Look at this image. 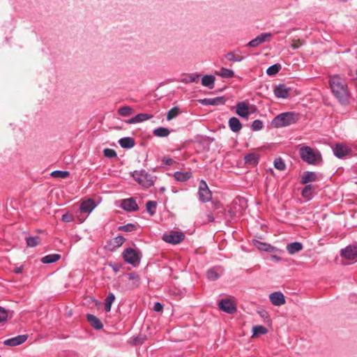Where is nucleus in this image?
Returning <instances> with one entry per match:
<instances>
[{
	"label": "nucleus",
	"mask_w": 357,
	"mask_h": 357,
	"mask_svg": "<svg viewBox=\"0 0 357 357\" xmlns=\"http://www.w3.org/2000/svg\"><path fill=\"white\" fill-rule=\"evenodd\" d=\"M212 206L214 210H217L220 208L222 206V205L219 200L215 199L212 201Z\"/></svg>",
	"instance_id": "603ef678"
},
{
	"label": "nucleus",
	"mask_w": 357,
	"mask_h": 357,
	"mask_svg": "<svg viewBox=\"0 0 357 357\" xmlns=\"http://www.w3.org/2000/svg\"><path fill=\"white\" fill-rule=\"evenodd\" d=\"M134 180L144 188L152 187L155 181L156 177L149 174L146 170H136L132 173Z\"/></svg>",
	"instance_id": "20e7f679"
},
{
	"label": "nucleus",
	"mask_w": 357,
	"mask_h": 357,
	"mask_svg": "<svg viewBox=\"0 0 357 357\" xmlns=\"http://www.w3.org/2000/svg\"><path fill=\"white\" fill-rule=\"evenodd\" d=\"M215 76L212 75H206L202 78V84L209 89H213L215 86Z\"/></svg>",
	"instance_id": "4be33fe9"
},
{
	"label": "nucleus",
	"mask_w": 357,
	"mask_h": 357,
	"mask_svg": "<svg viewBox=\"0 0 357 357\" xmlns=\"http://www.w3.org/2000/svg\"><path fill=\"white\" fill-rule=\"evenodd\" d=\"M118 229L121 231L131 232L135 231L137 229V227L134 224L129 223L126 225L119 227Z\"/></svg>",
	"instance_id": "ea45409f"
},
{
	"label": "nucleus",
	"mask_w": 357,
	"mask_h": 357,
	"mask_svg": "<svg viewBox=\"0 0 357 357\" xmlns=\"http://www.w3.org/2000/svg\"><path fill=\"white\" fill-rule=\"evenodd\" d=\"M290 89L284 84H280L275 86L273 93L278 98H287L289 96Z\"/></svg>",
	"instance_id": "4468645a"
},
{
	"label": "nucleus",
	"mask_w": 357,
	"mask_h": 357,
	"mask_svg": "<svg viewBox=\"0 0 357 357\" xmlns=\"http://www.w3.org/2000/svg\"><path fill=\"white\" fill-rule=\"evenodd\" d=\"M259 155L257 153H250L245 155L244 160L248 165L256 166L259 162Z\"/></svg>",
	"instance_id": "5701e85b"
},
{
	"label": "nucleus",
	"mask_w": 357,
	"mask_h": 357,
	"mask_svg": "<svg viewBox=\"0 0 357 357\" xmlns=\"http://www.w3.org/2000/svg\"><path fill=\"white\" fill-rule=\"evenodd\" d=\"M303 245L299 242H294L287 245V250L289 254L294 255L303 250Z\"/></svg>",
	"instance_id": "a878e982"
},
{
	"label": "nucleus",
	"mask_w": 357,
	"mask_h": 357,
	"mask_svg": "<svg viewBox=\"0 0 357 357\" xmlns=\"http://www.w3.org/2000/svg\"><path fill=\"white\" fill-rule=\"evenodd\" d=\"M254 245L260 250L266 251V252H272L274 250V248L266 243H263L259 241H255L254 242Z\"/></svg>",
	"instance_id": "7c9ffc66"
},
{
	"label": "nucleus",
	"mask_w": 357,
	"mask_h": 357,
	"mask_svg": "<svg viewBox=\"0 0 357 357\" xmlns=\"http://www.w3.org/2000/svg\"><path fill=\"white\" fill-rule=\"evenodd\" d=\"M61 220L64 222H70L74 220V216L72 213L67 212L62 215Z\"/></svg>",
	"instance_id": "de8ad7c7"
},
{
	"label": "nucleus",
	"mask_w": 357,
	"mask_h": 357,
	"mask_svg": "<svg viewBox=\"0 0 357 357\" xmlns=\"http://www.w3.org/2000/svg\"><path fill=\"white\" fill-rule=\"evenodd\" d=\"M202 103L205 105H222L225 103L224 97L220 96L213 98H204Z\"/></svg>",
	"instance_id": "6ab92c4d"
},
{
	"label": "nucleus",
	"mask_w": 357,
	"mask_h": 357,
	"mask_svg": "<svg viewBox=\"0 0 357 357\" xmlns=\"http://www.w3.org/2000/svg\"><path fill=\"white\" fill-rule=\"evenodd\" d=\"M120 206L127 212L137 211L139 209L136 200L133 197L121 200Z\"/></svg>",
	"instance_id": "f8f14e48"
},
{
	"label": "nucleus",
	"mask_w": 357,
	"mask_h": 357,
	"mask_svg": "<svg viewBox=\"0 0 357 357\" xmlns=\"http://www.w3.org/2000/svg\"><path fill=\"white\" fill-rule=\"evenodd\" d=\"M179 114V109L177 107L172 108L167 114V120H172V119L177 116Z\"/></svg>",
	"instance_id": "37998d69"
},
{
	"label": "nucleus",
	"mask_w": 357,
	"mask_h": 357,
	"mask_svg": "<svg viewBox=\"0 0 357 357\" xmlns=\"http://www.w3.org/2000/svg\"><path fill=\"white\" fill-rule=\"evenodd\" d=\"M103 155L105 157L108 158H116L117 154L116 151L114 149H105L103 150Z\"/></svg>",
	"instance_id": "c03bdc74"
},
{
	"label": "nucleus",
	"mask_w": 357,
	"mask_h": 357,
	"mask_svg": "<svg viewBox=\"0 0 357 357\" xmlns=\"http://www.w3.org/2000/svg\"><path fill=\"white\" fill-rule=\"evenodd\" d=\"M174 177L177 181L185 182L192 177V173L190 172H176L174 174Z\"/></svg>",
	"instance_id": "bb28decb"
},
{
	"label": "nucleus",
	"mask_w": 357,
	"mask_h": 357,
	"mask_svg": "<svg viewBox=\"0 0 357 357\" xmlns=\"http://www.w3.org/2000/svg\"><path fill=\"white\" fill-rule=\"evenodd\" d=\"M153 134H169V130L166 128H156L153 131Z\"/></svg>",
	"instance_id": "3c124183"
},
{
	"label": "nucleus",
	"mask_w": 357,
	"mask_h": 357,
	"mask_svg": "<svg viewBox=\"0 0 357 357\" xmlns=\"http://www.w3.org/2000/svg\"><path fill=\"white\" fill-rule=\"evenodd\" d=\"M341 256L349 260L357 259V248L349 245L341 250Z\"/></svg>",
	"instance_id": "ddd939ff"
},
{
	"label": "nucleus",
	"mask_w": 357,
	"mask_h": 357,
	"mask_svg": "<svg viewBox=\"0 0 357 357\" xmlns=\"http://www.w3.org/2000/svg\"><path fill=\"white\" fill-rule=\"evenodd\" d=\"M314 188L312 185L309 184L305 185V187L303 189L301 192V195L303 197L306 199L307 200H310L312 198L314 195Z\"/></svg>",
	"instance_id": "cd10ccee"
},
{
	"label": "nucleus",
	"mask_w": 357,
	"mask_h": 357,
	"mask_svg": "<svg viewBox=\"0 0 357 357\" xmlns=\"http://www.w3.org/2000/svg\"><path fill=\"white\" fill-rule=\"evenodd\" d=\"M272 33H262L255 38L251 40L247 45L251 47H257L261 44L270 41Z\"/></svg>",
	"instance_id": "9d476101"
},
{
	"label": "nucleus",
	"mask_w": 357,
	"mask_h": 357,
	"mask_svg": "<svg viewBox=\"0 0 357 357\" xmlns=\"http://www.w3.org/2000/svg\"><path fill=\"white\" fill-rule=\"evenodd\" d=\"M125 240L126 239L123 236L119 235L108 242V248L112 251L116 250L123 244Z\"/></svg>",
	"instance_id": "dca6fc26"
},
{
	"label": "nucleus",
	"mask_w": 357,
	"mask_h": 357,
	"mask_svg": "<svg viewBox=\"0 0 357 357\" xmlns=\"http://www.w3.org/2000/svg\"><path fill=\"white\" fill-rule=\"evenodd\" d=\"M86 319L90 325L95 329L100 330L103 328V324L100 320L93 314H88L86 315Z\"/></svg>",
	"instance_id": "412c9836"
},
{
	"label": "nucleus",
	"mask_w": 357,
	"mask_h": 357,
	"mask_svg": "<svg viewBox=\"0 0 357 357\" xmlns=\"http://www.w3.org/2000/svg\"><path fill=\"white\" fill-rule=\"evenodd\" d=\"M329 84L331 91L338 102L343 105H348L351 99V93L345 80L338 75L330 77Z\"/></svg>",
	"instance_id": "f257e3e1"
},
{
	"label": "nucleus",
	"mask_w": 357,
	"mask_h": 357,
	"mask_svg": "<svg viewBox=\"0 0 357 357\" xmlns=\"http://www.w3.org/2000/svg\"><path fill=\"white\" fill-rule=\"evenodd\" d=\"M97 205L95 200L91 198L84 199L81 202L79 211L82 213L89 215Z\"/></svg>",
	"instance_id": "9b49d317"
},
{
	"label": "nucleus",
	"mask_w": 357,
	"mask_h": 357,
	"mask_svg": "<svg viewBox=\"0 0 357 357\" xmlns=\"http://www.w3.org/2000/svg\"><path fill=\"white\" fill-rule=\"evenodd\" d=\"M218 307L220 310L232 314L237 310L236 303L234 298H222L218 302Z\"/></svg>",
	"instance_id": "39448f33"
},
{
	"label": "nucleus",
	"mask_w": 357,
	"mask_h": 357,
	"mask_svg": "<svg viewBox=\"0 0 357 357\" xmlns=\"http://www.w3.org/2000/svg\"><path fill=\"white\" fill-rule=\"evenodd\" d=\"M229 126L234 132H238L242 128V124L236 117H231L229 120Z\"/></svg>",
	"instance_id": "b1692460"
},
{
	"label": "nucleus",
	"mask_w": 357,
	"mask_h": 357,
	"mask_svg": "<svg viewBox=\"0 0 357 357\" xmlns=\"http://www.w3.org/2000/svg\"><path fill=\"white\" fill-rule=\"evenodd\" d=\"M301 158L309 165H317L322 162L321 153L308 146H303L299 149Z\"/></svg>",
	"instance_id": "7ed1b4c3"
},
{
	"label": "nucleus",
	"mask_w": 357,
	"mask_h": 357,
	"mask_svg": "<svg viewBox=\"0 0 357 357\" xmlns=\"http://www.w3.org/2000/svg\"><path fill=\"white\" fill-rule=\"evenodd\" d=\"M22 267L17 268L14 271V272L15 273H22Z\"/></svg>",
	"instance_id": "4d7b16f0"
},
{
	"label": "nucleus",
	"mask_w": 357,
	"mask_h": 357,
	"mask_svg": "<svg viewBox=\"0 0 357 357\" xmlns=\"http://www.w3.org/2000/svg\"><path fill=\"white\" fill-rule=\"evenodd\" d=\"M54 178H66L69 176L70 173L68 171H54L51 174Z\"/></svg>",
	"instance_id": "79ce46f5"
},
{
	"label": "nucleus",
	"mask_w": 357,
	"mask_h": 357,
	"mask_svg": "<svg viewBox=\"0 0 357 357\" xmlns=\"http://www.w3.org/2000/svg\"><path fill=\"white\" fill-rule=\"evenodd\" d=\"M206 275H207V278L211 280H217L219 277V275L214 270H212V269L208 270L207 271Z\"/></svg>",
	"instance_id": "09e8293b"
},
{
	"label": "nucleus",
	"mask_w": 357,
	"mask_h": 357,
	"mask_svg": "<svg viewBox=\"0 0 357 357\" xmlns=\"http://www.w3.org/2000/svg\"><path fill=\"white\" fill-rule=\"evenodd\" d=\"M119 144L122 148L130 149L135 146V140L133 138L130 137H123L119 139Z\"/></svg>",
	"instance_id": "c85d7f7f"
},
{
	"label": "nucleus",
	"mask_w": 357,
	"mask_h": 357,
	"mask_svg": "<svg viewBox=\"0 0 357 357\" xmlns=\"http://www.w3.org/2000/svg\"><path fill=\"white\" fill-rule=\"evenodd\" d=\"M162 309H163V306L160 303L157 302L154 304L153 310L155 312H161L162 310Z\"/></svg>",
	"instance_id": "5fc2aeb1"
},
{
	"label": "nucleus",
	"mask_w": 357,
	"mask_h": 357,
	"mask_svg": "<svg viewBox=\"0 0 357 357\" xmlns=\"http://www.w3.org/2000/svg\"><path fill=\"white\" fill-rule=\"evenodd\" d=\"M118 113L121 116H128L133 113V109L129 106H124L119 109Z\"/></svg>",
	"instance_id": "4c0bfd02"
},
{
	"label": "nucleus",
	"mask_w": 357,
	"mask_h": 357,
	"mask_svg": "<svg viewBox=\"0 0 357 357\" xmlns=\"http://www.w3.org/2000/svg\"><path fill=\"white\" fill-rule=\"evenodd\" d=\"M162 162L163 165H169V166L172 165L176 163V162L173 159L168 158V157L162 158Z\"/></svg>",
	"instance_id": "8fccbe9b"
},
{
	"label": "nucleus",
	"mask_w": 357,
	"mask_h": 357,
	"mask_svg": "<svg viewBox=\"0 0 357 357\" xmlns=\"http://www.w3.org/2000/svg\"><path fill=\"white\" fill-rule=\"evenodd\" d=\"M274 167L280 171H283L286 169V165L281 158H276L274 160Z\"/></svg>",
	"instance_id": "a19ab883"
},
{
	"label": "nucleus",
	"mask_w": 357,
	"mask_h": 357,
	"mask_svg": "<svg viewBox=\"0 0 357 357\" xmlns=\"http://www.w3.org/2000/svg\"><path fill=\"white\" fill-rule=\"evenodd\" d=\"M199 78V74H191L190 76H189V82H197L198 81Z\"/></svg>",
	"instance_id": "864d4df0"
},
{
	"label": "nucleus",
	"mask_w": 357,
	"mask_h": 357,
	"mask_svg": "<svg viewBox=\"0 0 357 357\" xmlns=\"http://www.w3.org/2000/svg\"><path fill=\"white\" fill-rule=\"evenodd\" d=\"M146 208L148 213L151 215H153L155 213V209L157 208V202L155 201H148L146 204Z\"/></svg>",
	"instance_id": "e433bc0d"
},
{
	"label": "nucleus",
	"mask_w": 357,
	"mask_h": 357,
	"mask_svg": "<svg viewBox=\"0 0 357 357\" xmlns=\"http://www.w3.org/2000/svg\"><path fill=\"white\" fill-rule=\"evenodd\" d=\"M27 340V335H17L15 337H12L10 339L6 340L4 342V344L8 346H17L22 343H24Z\"/></svg>",
	"instance_id": "a211bd4d"
},
{
	"label": "nucleus",
	"mask_w": 357,
	"mask_h": 357,
	"mask_svg": "<svg viewBox=\"0 0 357 357\" xmlns=\"http://www.w3.org/2000/svg\"><path fill=\"white\" fill-rule=\"evenodd\" d=\"M281 69V65L280 63H275L269 66L266 70V74L270 76H273L278 73Z\"/></svg>",
	"instance_id": "f704fd0d"
},
{
	"label": "nucleus",
	"mask_w": 357,
	"mask_h": 357,
	"mask_svg": "<svg viewBox=\"0 0 357 357\" xmlns=\"http://www.w3.org/2000/svg\"><path fill=\"white\" fill-rule=\"evenodd\" d=\"M207 220L210 222H214L215 218L212 213L210 212L209 213L207 214Z\"/></svg>",
	"instance_id": "6e6d98bb"
},
{
	"label": "nucleus",
	"mask_w": 357,
	"mask_h": 357,
	"mask_svg": "<svg viewBox=\"0 0 357 357\" xmlns=\"http://www.w3.org/2000/svg\"><path fill=\"white\" fill-rule=\"evenodd\" d=\"M334 155L338 158H342L347 155H351L352 151L350 146L344 143H337L333 147Z\"/></svg>",
	"instance_id": "6e6552de"
},
{
	"label": "nucleus",
	"mask_w": 357,
	"mask_h": 357,
	"mask_svg": "<svg viewBox=\"0 0 357 357\" xmlns=\"http://www.w3.org/2000/svg\"><path fill=\"white\" fill-rule=\"evenodd\" d=\"M123 258L127 263L134 266L139 264L140 261L139 253L133 248H126L123 252Z\"/></svg>",
	"instance_id": "423d86ee"
},
{
	"label": "nucleus",
	"mask_w": 357,
	"mask_h": 357,
	"mask_svg": "<svg viewBox=\"0 0 357 357\" xmlns=\"http://www.w3.org/2000/svg\"><path fill=\"white\" fill-rule=\"evenodd\" d=\"M134 276H135V274H134V273H130V274H129V278H130V279H133V278H134Z\"/></svg>",
	"instance_id": "13d9d810"
},
{
	"label": "nucleus",
	"mask_w": 357,
	"mask_h": 357,
	"mask_svg": "<svg viewBox=\"0 0 357 357\" xmlns=\"http://www.w3.org/2000/svg\"><path fill=\"white\" fill-rule=\"evenodd\" d=\"M8 317V312L5 308L0 307V323L6 321Z\"/></svg>",
	"instance_id": "49530a36"
},
{
	"label": "nucleus",
	"mask_w": 357,
	"mask_h": 357,
	"mask_svg": "<svg viewBox=\"0 0 357 357\" xmlns=\"http://www.w3.org/2000/svg\"><path fill=\"white\" fill-rule=\"evenodd\" d=\"M61 259V255L59 254H51L43 257L41 261L43 264H51L59 261Z\"/></svg>",
	"instance_id": "c756f323"
},
{
	"label": "nucleus",
	"mask_w": 357,
	"mask_h": 357,
	"mask_svg": "<svg viewBox=\"0 0 357 357\" xmlns=\"http://www.w3.org/2000/svg\"><path fill=\"white\" fill-rule=\"evenodd\" d=\"M184 238V234L177 231H172L169 234H165L162 236L163 241L174 245L180 243Z\"/></svg>",
	"instance_id": "1a4fd4ad"
},
{
	"label": "nucleus",
	"mask_w": 357,
	"mask_h": 357,
	"mask_svg": "<svg viewBox=\"0 0 357 357\" xmlns=\"http://www.w3.org/2000/svg\"><path fill=\"white\" fill-rule=\"evenodd\" d=\"M236 114L243 118L248 116L250 112L248 105L245 102H239L236 106Z\"/></svg>",
	"instance_id": "f3484780"
},
{
	"label": "nucleus",
	"mask_w": 357,
	"mask_h": 357,
	"mask_svg": "<svg viewBox=\"0 0 357 357\" xmlns=\"http://www.w3.org/2000/svg\"><path fill=\"white\" fill-rule=\"evenodd\" d=\"M198 195L199 201L204 203L212 199V192L204 180H201L199 182Z\"/></svg>",
	"instance_id": "0eeeda50"
},
{
	"label": "nucleus",
	"mask_w": 357,
	"mask_h": 357,
	"mask_svg": "<svg viewBox=\"0 0 357 357\" xmlns=\"http://www.w3.org/2000/svg\"><path fill=\"white\" fill-rule=\"evenodd\" d=\"M252 331H253L252 336L254 337V336H257L259 335L266 334L268 332V330L266 327H264L263 326L257 325V326H253Z\"/></svg>",
	"instance_id": "72a5a7b5"
},
{
	"label": "nucleus",
	"mask_w": 357,
	"mask_h": 357,
	"mask_svg": "<svg viewBox=\"0 0 357 357\" xmlns=\"http://www.w3.org/2000/svg\"><path fill=\"white\" fill-rule=\"evenodd\" d=\"M215 74L222 78H231L234 76V72L225 68H222L220 71L215 72Z\"/></svg>",
	"instance_id": "2f4dec72"
},
{
	"label": "nucleus",
	"mask_w": 357,
	"mask_h": 357,
	"mask_svg": "<svg viewBox=\"0 0 357 357\" xmlns=\"http://www.w3.org/2000/svg\"><path fill=\"white\" fill-rule=\"evenodd\" d=\"M39 236H29L26 238V244L29 247H35L40 243Z\"/></svg>",
	"instance_id": "58836bf2"
},
{
	"label": "nucleus",
	"mask_w": 357,
	"mask_h": 357,
	"mask_svg": "<svg viewBox=\"0 0 357 357\" xmlns=\"http://www.w3.org/2000/svg\"><path fill=\"white\" fill-rule=\"evenodd\" d=\"M225 57L227 60L235 62H240L244 59V57L243 56L237 54L234 52H228L225 55Z\"/></svg>",
	"instance_id": "c9c22d12"
},
{
	"label": "nucleus",
	"mask_w": 357,
	"mask_h": 357,
	"mask_svg": "<svg viewBox=\"0 0 357 357\" xmlns=\"http://www.w3.org/2000/svg\"><path fill=\"white\" fill-rule=\"evenodd\" d=\"M150 117L151 116H149L147 114L140 113V114H137L134 117L128 119L126 121V123L130 124V123H136L143 122L144 121L149 119Z\"/></svg>",
	"instance_id": "393cba45"
},
{
	"label": "nucleus",
	"mask_w": 357,
	"mask_h": 357,
	"mask_svg": "<svg viewBox=\"0 0 357 357\" xmlns=\"http://www.w3.org/2000/svg\"><path fill=\"white\" fill-rule=\"evenodd\" d=\"M263 127V123L261 121L257 119L255 120L251 126L252 130L253 131H258L260 130Z\"/></svg>",
	"instance_id": "a18cd8bd"
},
{
	"label": "nucleus",
	"mask_w": 357,
	"mask_h": 357,
	"mask_svg": "<svg viewBox=\"0 0 357 357\" xmlns=\"http://www.w3.org/2000/svg\"><path fill=\"white\" fill-rule=\"evenodd\" d=\"M299 120V114L293 112H286L275 116L271 121L274 128H282L293 125Z\"/></svg>",
	"instance_id": "f03ea898"
},
{
	"label": "nucleus",
	"mask_w": 357,
	"mask_h": 357,
	"mask_svg": "<svg viewBox=\"0 0 357 357\" xmlns=\"http://www.w3.org/2000/svg\"><path fill=\"white\" fill-rule=\"evenodd\" d=\"M317 178H318L315 172L307 171L303 172L300 182L301 184H307L310 182L317 181Z\"/></svg>",
	"instance_id": "aec40b11"
},
{
	"label": "nucleus",
	"mask_w": 357,
	"mask_h": 357,
	"mask_svg": "<svg viewBox=\"0 0 357 357\" xmlns=\"http://www.w3.org/2000/svg\"><path fill=\"white\" fill-rule=\"evenodd\" d=\"M115 300V296L112 293H109L105 300V310L107 312H110L112 305Z\"/></svg>",
	"instance_id": "473e14b6"
},
{
	"label": "nucleus",
	"mask_w": 357,
	"mask_h": 357,
	"mask_svg": "<svg viewBox=\"0 0 357 357\" xmlns=\"http://www.w3.org/2000/svg\"><path fill=\"white\" fill-rule=\"evenodd\" d=\"M271 303L275 306H280L285 303V298L283 294L280 291H275L269 295Z\"/></svg>",
	"instance_id": "2eb2a0df"
}]
</instances>
